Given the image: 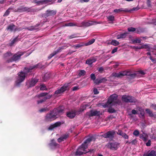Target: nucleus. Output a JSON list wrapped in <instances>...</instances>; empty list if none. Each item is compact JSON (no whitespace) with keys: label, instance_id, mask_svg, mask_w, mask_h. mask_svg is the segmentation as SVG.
I'll return each mask as SVG.
<instances>
[{"label":"nucleus","instance_id":"obj_28","mask_svg":"<svg viewBox=\"0 0 156 156\" xmlns=\"http://www.w3.org/2000/svg\"><path fill=\"white\" fill-rule=\"evenodd\" d=\"M148 48V46L147 44H144L140 46L135 47L134 48L136 49H141L142 48Z\"/></svg>","mask_w":156,"mask_h":156},{"label":"nucleus","instance_id":"obj_64","mask_svg":"<svg viewBox=\"0 0 156 156\" xmlns=\"http://www.w3.org/2000/svg\"><path fill=\"white\" fill-rule=\"evenodd\" d=\"M46 110V108H42V109H40L39 110V111L40 112H44V111H45Z\"/></svg>","mask_w":156,"mask_h":156},{"label":"nucleus","instance_id":"obj_11","mask_svg":"<svg viewBox=\"0 0 156 156\" xmlns=\"http://www.w3.org/2000/svg\"><path fill=\"white\" fill-rule=\"evenodd\" d=\"M38 79L37 78L32 79L30 81H28L26 84L30 87L34 86L38 82Z\"/></svg>","mask_w":156,"mask_h":156},{"label":"nucleus","instance_id":"obj_49","mask_svg":"<svg viewBox=\"0 0 156 156\" xmlns=\"http://www.w3.org/2000/svg\"><path fill=\"white\" fill-rule=\"evenodd\" d=\"M124 133L121 130H118L117 132V134L120 136H122Z\"/></svg>","mask_w":156,"mask_h":156},{"label":"nucleus","instance_id":"obj_42","mask_svg":"<svg viewBox=\"0 0 156 156\" xmlns=\"http://www.w3.org/2000/svg\"><path fill=\"white\" fill-rule=\"evenodd\" d=\"M126 72H128V74H129V75H126V76H129L131 77H134L136 76V73H133V74H130V71H126Z\"/></svg>","mask_w":156,"mask_h":156},{"label":"nucleus","instance_id":"obj_63","mask_svg":"<svg viewBox=\"0 0 156 156\" xmlns=\"http://www.w3.org/2000/svg\"><path fill=\"white\" fill-rule=\"evenodd\" d=\"M89 0H80V2L81 3H83L84 2H88Z\"/></svg>","mask_w":156,"mask_h":156},{"label":"nucleus","instance_id":"obj_13","mask_svg":"<svg viewBox=\"0 0 156 156\" xmlns=\"http://www.w3.org/2000/svg\"><path fill=\"white\" fill-rule=\"evenodd\" d=\"M143 156H156V151L154 150H149L145 152Z\"/></svg>","mask_w":156,"mask_h":156},{"label":"nucleus","instance_id":"obj_32","mask_svg":"<svg viewBox=\"0 0 156 156\" xmlns=\"http://www.w3.org/2000/svg\"><path fill=\"white\" fill-rule=\"evenodd\" d=\"M128 31H129V32H133L135 31V32H136V33L139 32L138 31V30H136V29L135 28H134V27H129L128 28Z\"/></svg>","mask_w":156,"mask_h":156},{"label":"nucleus","instance_id":"obj_23","mask_svg":"<svg viewBox=\"0 0 156 156\" xmlns=\"http://www.w3.org/2000/svg\"><path fill=\"white\" fill-rule=\"evenodd\" d=\"M107 79L105 78H103L100 79H97L94 81V83L96 84H99L101 83L105 82Z\"/></svg>","mask_w":156,"mask_h":156},{"label":"nucleus","instance_id":"obj_12","mask_svg":"<svg viewBox=\"0 0 156 156\" xmlns=\"http://www.w3.org/2000/svg\"><path fill=\"white\" fill-rule=\"evenodd\" d=\"M101 114L100 111H98L96 110H91L87 113V114L89 117H91L94 116H98Z\"/></svg>","mask_w":156,"mask_h":156},{"label":"nucleus","instance_id":"obj_19","mask_svg":"<svg viewBox=\"0 0 156 156\" xmlns=\"http://www.w3.org/2000/svg\"><path fill=\"white\" fill-rule=\"evenodd\" d=\"M92 25V22L90 21H84L83 22L80 27H87Z\"/></svg>","mask_w":156,"mask_h":156},{"label":"nucleus","instance_id":"obj_52","mask_svg":"<svg viewBox=\"0 0 156 156\" xmlns=\"http://www.w3.org/2000/svg\"><path fill=\"white\" fill-rule=\"evenodd\" d=\"M122 136L125 139H128L129 138L128 136L125 133Z\"/></svg>","mask_w":156,"mask_h":156},{"label":"nucleus","instance_id":"obj_7","mask_svg":"<svg viewBox=\"0 0 156 156\" xmlns=\"http://www.w3.org/2000/svg\"><path fill=\"white\" fill-rule=\"evenodd\" d=\"M122 100L126 102L135 103L136 100L133 97L127 95H124L122 96Z\"/></svg>","mask_w":156,"mask_h":156},{"label":"nucleus","instance_id":"obj_18","mask_svg":"<svg viewBox=\"0 0 156 156\" xmlns=\"http://www.w3.org/2000/svg\"><path fill=\"white\" fill-rule=\"evenodd\" d=\"M49 146L50 148L52 149L56 147H58L59 145L55 142V140H51V143L49 144Z\"/></svg>","mask_w":156,"mask_h":156},{"label":"nucleus","instance_id":"obj_14","mask_svg":"<svg viewBox=\"0 0 156 156\" xmlns=\"http://www.w3.org/2000/svg\"><path fill=\"white\" fill-rule=\"evenodd\" d=\"M64 49V47L62 46L59 47V48L56 51H54L53 53L51 54L48 57V59H50L52 57L55 55L57 54L59 52H60L62 50Z\"/></svg>","mask_w":156,"mask_h":156},{"label":"nucleus","instance_id":"obj_61","mask_svg":"<svg viewBox=\"0 0 156 156\" xmlns=\"http://www.w3.org/2000/svg\"><path fill=\"white\" fill-rule=\"evenodd\" d=\"M138 73L142 75H144L145 74V73L143 70L139 71Z\"/></svg>","mask_w":156,"mask_h":156},{"label":"nucleus","instance_id":"obj_2","mask_svg":"<svg viewBox=\"0 0 156 156\" xmlns=\"http://www.w3.org/2000/svg\"><path fill=\"white\" fill-rule=\"evenodd\" d=\"M93 137H90L86 140L84 143L82 144L77 149L75 153L76 155H80L83 153L85 154L88 152V151H86L85 149L87 148L88 144L93 140Z\"/></svg>","mask_w":156,"mask_h":156},{"label":"nucleus","instance_id":"obj_35","mask_svg":"<svg viewBox=\"0 0 156 156\" xmlns=\"http://www.w3.org/2000/svg\"><path fill=\"white\" fill-rule=\"evenodd\" d=\"M76 26V24L72 22L66 23L64 25L66 27H73Z\"/></svg>","mask_w":156,"mask_h":156},{"label":"nucleus","instance_id":"obj_44","mask_svg":"<svg viewBox=\"0 0 156 156\" xmlns=\"http://www.w3.org/2000/svg\"><path fill=\"white\" fill-rule=\"evenodd\" d=\"M139 9V8H138V7H134L132 9H128V10H129V11H128V12H130L132 11H137V10H138Z\"/></svg>","mask_w":156,"mask_h":156},{"label":"nucleus","instance_id":"obj_45","mask_svg":"<svg viewBox=\"0 0 156 156\" xmlns=\"http://www.w3.org/2000/svg\"><path fill=\"white\" fill-rule=\"evenodd\" d=\"M11 9L10 8H9L6 11V12H5V14H4L3 16H7L9 13L10 11L9 10Z\"/></svg>","mask_w":156,"mask_h":156},{"label":"nucleus","instance_id":"obj_16","mask_svg":"<svg viewBox=\"0 0 156 156\" xmlns=\"http://www.w3.org/2000/svg\"><path fill=\"white\" fill-rule=\"evenodd\" d=\"M76 113L75 110L69 111L67 112V116L70 118H73L75 116Z\"/></svg>","mask_w":156,"mask_h":156},{"label":"nucleus","instance_id":"obj_36","mask_svg":"<svg viewBox=\"0 0 156 156\" xmlns=\"http://www.w3.org/2000/svg\"><path fill=\"white\" fill-rule=\"evenodd\" d=\"M50 76L48 74H46L43 77V80L44 81H46L50 77Z\"/></svg>","mask_w":156,"mask_h":156},{"label":"nucleus","instance_id":"obj_29","mask_svg":"<svg viewBox=\"0 0 156 156\" xmlns=\"http://www.w3.org/2000/svg\"><path fill=\"white\" fill-rule=\"evenodd\" d=\"M84 46H85L84 43H81L80 44H77L76 45H73V47L75 48H78Z\"/></svg>","mask_w":156,"mask_h":156},{"label":"nucleus","instance_id":"obj_58","mask_svg":"<svg viewBox=\"0 0 156 156\" xmlns=\"http://www.w3.org/2000/svg\"><path fill=\"white\" fill-rule=\"evenodd\" d=\"M22 9L24 11H27L29 10V9L27 7H25L23 8Z\"/></svg>","mask_w":156,"mask_h":156},{"label":"nucleus","instance_id":"obj_8","mask_svg":"<svg viewBox=\"0 0 156 156\" xmlns=\"http://www.w3.org/2000/svg\"><path fill=\"white\" fill-rule=\"evenodd\" d=\"M24 53L22 52H19L15 54L12 57V59L9 60L7 61L8 62H12L13 61H16L19 60L21 56Z\"/></svg>","mask_w":156,"mask_h":156},{"label":"nucleus","instance_id":"obj_27","mask_svg":"<svg viewBox=\"0 0 156 156\" xmlns=\"http://www.w3.org/2000/svg\"><path fill=\"white\" fill-rule=\"evenodd\" d=\"M7 29L11 31H15L16 30V26L13 24H11L9 25Z\"/></svg>","mask_w":156,"mask_h":156},{"label":"nucleus","instance_id":"obj_43","mask_svg":"<svg viewBox=\"0 0 156 156\" xmlns=\"http://www.w3.org/2000/svg\"><path fill=\"white\" fill-rule=\"evenodd\" d=\"M48 98H44L43 99H41L40 100L38 101L37 103L38 104L42 103L43 101H45L46 99Z\"/></svg>","mask_w":156,"mask_h":156},{"label":"nucleus","instance_id":"obj_41","mask_svg":"<svg viewBox=\"0 0 156 156\" xmlns=\"http://www.w3.org/2000/svg\"><path fill=\"white\" fill-rule=\"evenodd\" d=\"M108 19L109 21H113L114 20V17L112 15H111L108 17Z\"/></svg>","mask_w":156,"mask_h":156},{"label":"nucleus","instance_id":"obj_57","mask_svg":"<svg viewBox=\"0 0 156 156\" xmlns=\"http://www.w3.org/2000/svg\"><path fill=\"white\" fill-rule=\"evenodd\" d=\"M151 107L156 111V105H151Z\"/></svg>","mask_w":156,"mask_h":156},{"label":"nucleus","instance_id":"obj_33","mask_svg":"<svg viewBox=\"0 0 156 156\" xmlns=\"http://www.w3.org/2000/svg\"><path fill=\"white\" fill-rule=\"evenodd\" d=\"M141 39L140 38H136L135 39L132 40V41L133 43H140L141 42Z\"/></svg>","mask_w":156,"mask_h":156},{"label":"nucleus","instance_id":"obj_15","mask_svg":"<svg viewBox=\"0 0 156 156\" xmlns=\"http://www.w3.org/2000/svg\"><path fill=\"white\" fill-rule=\"evenodd\" d=\"M97 60L96 57L90 58L86 61V63L87 64L90 65L95 62Z\"/></svg>","mask_w":156,"mask_h":156},{"label":"nucleus","instance_id":"obj_56","mask_svg":"<svg viewBox=\"0 0 156 156\" xmlns=\"http://www.w3.org/2000/svg\"><path fill=\"white\" fill-rule=\"evenodd\" d=\"M117 48H115L113 49L112 51V53L113 54L116 52L117 50Z\"/></svg>","mask_w":156,"mask_h":156},{"label":"nucleus","instance_id":"obj_26","mask_svg":"<svg viewBox=\"0 0 156 156\" xmlns=\"http://www.w3.org/2000/svg\"><path fill=\"white\" fill-rule=\"evenodd\" d=\"M39 26V24H37L35 26H32L28 27H27L26 29L28 30L32 31L33 30H36L38 29L37 27Z\"/></svg>","mask_w":156,"mask_h":156},{"label":"nucleus","instance_id":"obj_60","mask_svg":"<svg viewBox=\"0 0 156 156\" xmlns=\"http://www.w3.org/2000/svg\"><path fill=\"white\" fill-rule=\"evenodd\" d=\"M151 2L150 0H147V4L148 6L150 7L151 6Z\"/></svg>","mask_w":156,"mask_h":156},{"label":"nucleus","instance_id":"obj_21","mask_svg":"<svg viewBox=\"0 0 156 156\" xmlns=\"http://www.w3.org/2000/svg\"><path fill=\"white\" fill-rule=\"evenodd\" d=\"M129 33L127 32H126L124 33L118 35L117 36V39H119L125 38L126 37L127 35Z\"/></svg>","mask_w":156,"mask_h":156},{"label":"nucleus","instance_id":"obj_34","mask_svg":"<svg viewBox=\"0 0 156 156\" xmlns=\"http://www.w3.org/2000/svg\"><path fill=\"white\" fill-rule=\"evenodd\" d=\"M111 44L114 46H117L119 45V43L116 40H112L111 42Z\"/></svg>","mask_w":156,"mask_h":156},{"label":"nucleus","instance_id":"obj_31","mask_svg":"<svg viewBox=\"0 0 156 156\" xmlns=\"http://www.w3.org/2000/svg\"><path fill=\"white\" fill-rule=\"evenodd\" d=\"M50 0H42L39 1H36V3L37 4H42L43 3H48V2H50Z\"/></svg>","mask_w":156,"mask_h":156},{"label":"nucleus","instance_id":"obj_54","mask_svg":"<svg viewBox=\"0 0 156 156\" xmlns=\"http://www.w3.org/2000/svg\"><path fill=\"white\" fill-rule=\"evenodd\" d=\"M78 89H79L78 86H75L72 88V90L73 91L76 90H78Z\"/></svg>","mask_w":156,"mask_h":156},{"label":"nucleus","instance_id":"obj_51","mask_svg":"<svg viewBox=\"0 0 156 156\" xmlns=\"http://www.w3.org/2000/svg\"><path fill=\"white\" fill-rule=\"evenodd\" d=\"M12 55V54L10 52H8L5 55V58L9 57Z\"/></svg>","mask_w":156,"mask_h":156},{"label":"nucleus","instance_id":"obj_53","mask_svg":"<svg viewBox=\"0 0 156 156\" xmlns=\"http://www.w3.org/2000/svg\"><path fill=\"white\" fill-rule=\"evenodd\" d=\"M94 93V94H96L99 93V92L98 91V90L96 88H94L93 90Z\"/></svg>","mask_w":156,"mask_h":156},{"label":"nucleus","instance_id":"obj_55","mask_svg":"<svg viewBox=\"0 0 156 156\" xmlns=\"http://www.w3.org/2000/svg\"><path fill=\"white\" fill-rule=\"evenodd\" d=\"M146 145L147 146H150L151 145V140H149L147 143H146Z\"/></svg>","mask_w":156,"mask_h":156},{"label":"nucleus","instance_id":"obj_10","mask_svg":"<svg viewBox=\"0 0 156 156\" xmlns=\"http://www.w3.org/2000/svg\"><path fill=\"white\" fill-rule=\"evenodd\" d=\"M128 72L126 71L120 72L119 73H113L112 75L113 76L117 77H121L126 75H129Z\"/></svg>","mask_w":156,"mask_h":156},{"label":"nucleus","instance_id":"obj_6","mask_svg":"<svg viewBox=\"0 0 156 156\" xmlns=\"http://www.w3.org/2000/svg\"><path fill=\"white\" fill-rule=\"evenodd\" d=\"M107 147L112 150H117L120 146V143L117 142H112L108 143Z\"/></svg>","mask_w":156,"mask_h":156},{"label":"nucleus","instance_id":"obj_48","mask_svg":"<svg viewBox=\"0 0 156 156\" xmlns=\"http://www.w3.org/2000/svg\"><path fill=\"white\" fill-rule=\"evenodd\" d=\"M48 93H42L38 95V97H41L46 96L47 94Z\"/></svg>","mask_w":156,"mask_h":156},{"label":"nucleus","instance_id":"obj_50","mask_svg":"<svg viewBox=\"0 0 156 156\" xmlns=\"http://www.w3.org/2000/svg\"><path fill=\"white\" fill-rule=\"evenodd\" d=\"M17 38H16L14 39L10 43V45H12L14 44V43L17 41Z\"/></svg>","mask_w":156,"mask_h":156},{"label":"nucleus","instance_id":"obj_5","mask_svg":"<svg viewBox=\"0 0 156 156\" xmlns=\"http://www.w3.org/2000/svg\"><path fill=\"white\" fill-rule=\"evenodd\" d=\"M69 83H66L60 88H58L56 90L54 93V95L55 96H59L66 90H68L69 87Z\"/></svg>","mask_w":156,"mask_h":156},{"label":"nucleus","instance_id":"obj_22","mask_svg":"<svg viewBox=\"0 0 156 156\" xmlns=\"http://www.w3.org/2000/svg\"><path fill=\"white\" fill-rule=\"evenodd\" d=\"M61 125V122H57L55 124L51 125L48 128L49 130H52L54 128L59 126Z\"/></svg>","mask_w":156,"mask_h":156},{"label":"nucleus","instance_id":"obj_37","mask_svg":"<svg viewBox=\"0 0 156 156\" xmlns=\"http://www.w3.org/2000/svg\"><path fill=\"white\" fill-rule=\"evenodd\" d=\"M140 138L144 141H146L147 140L146 136H144V135L143 134H141L140 135Z\"/></svg>","mask_w":156,"mask_h":156},{"label":"nucleus","instance_id":"obj_30","mask_svg":"<svg viewBox=\"0 0 156 156\" xmlns=\"http://www.w3.org/2000/svg\"><path fill=\"white\" fill-rule=\"evenodd\" d=\"M95 41V39H92L90 40L87 42L84 43L85 46H87L88 45H89L93 43Z\"/></svg>","mask_w":156,"mask_h":156},{"label":"nucleus","instance_id":"obj_40","mask_svg":"<svg viewBox=\"0 0 156 156\" xmlns=\"http://www.w3.org/2000/svg\"><path fill=\"white\" fill-rule=\"evenodd\" d=\"M108 112L109 113H113L115 112V110L112 108H109L108 109Z\"/></svg>","mask_w":156,"mask_h":156},{"label":"nucleus","instance_id":"obj_9","mask_svg":"<svg viewBox=\"0 0 156 156\" xmlns=\"http://www.w3.org/2000/svg\"><path fill=\"white\" fill-rule=\"evenodd\" d=\"M115 133V132L114 130L109 131L106 133L103 134L101 136L105 138L111 139L113 137Z\"/></svg>","mask_w":156,"mask_h":156},{"label":"nucleus","instance_id":"obj_39","mask_svg":"<svg viewBox=\"0 0 156 156\" xmlns=\"http://www.w3.org/2000/svg\"><path fill=\"white\" fill-rule=\"evenodd\" d=\"M40 87V90H47V89L46 86L44 84L41 85Z\"/></svg>","mask_w":156,"mask_h":156},{"label":"nucleus","instance_id":"obj_38","mask_svg":"<svg viewBox=\"0 0 156 156\" xmlns=\"http://www.w3.org/2000/svg\"><path fill=\"white\" fill-rule=\"evenodd\" d=\"M85 73L86 71L85 70H80L79 73L78 75L80 76H83L85 75Z\"/></svg>","mask_w":156,"mask_h":156},{"label":"nucleus","instance_id":"obj_46","mask_svg":"<svg viewBox=\"0 0 156 156\" xmlns=\"http://www.w3.org/2000/svg\"><path fill=\"white\" fill-rule=\"evenodd\" d=\"M139 131L137 130H135L133 133V135L136 136H138L139 135Z\"/></svg>","mask_w":156,"mask_h":156},{"label":"nucleus","instance_id":"obj_25","mask_svg":"<svg viewBox=\"0 0 156 156\" xmlns=\"http://www.w3.org/2000/svg\"><path fill=\"white\" fill-rule=\"evenodd\" d=\"M145 111L146 112L149 114V116L151 117H154V118H156V115H154L152 112L149 109H146Z\"/></svg>","mask_w":156,"mask_h":156},{"label":"nucleus","instance_id":"obj_3","mask_svg":"<svg viewBox=\"0 0 156 156\" xmlns=\"http://www.w3.org/2000/svg\"><path fill=\"white\" fill-rule=\"evenodd\" d=\"M62 109L60 110V108H55L50 113L47 114L45 117L46 121H51L55 119L57 115H59L63 112Z\"/></svg>","mask_w":156,"mask_h":156},{"label":"nucleus","instance_id":"obj_20","mask_svg":"<svg viewBox=\"0 0 156 156\" xmlns=\"http://www.w3.org/2000/svg\"><path fill=\"white\" fill-rule=\"evenodd\" d=\"M129 11L128 10V9H123L122 8H121L119 9H116L114 10L113 12L116 13H119L121 12H128Z\"/></svg>","mask_w":156,"mask_h":156},{"label":"nucleus","instance_id":"obj_17","mask_svg":"<svg viewBox=\"0 0 156 156\" xmlns=\"http://www.w3.org/2000/svg\"><path fill=\"white\" fill-rule=\"evenodd\" d=\"M56 13L55 11L54 10H47L46 13L45 14L44 16L45 17H48V16H51L55 15Z\"/></svg>","mask_w":156,"mask_h":156},{"label":"nucleus","instance_id":"obj_59","mask_svg":"<svg viewBox=\"0 0 156 156\" xmlns=\"http://www.w3.org/2000/svg\"><path fill=\"white\" fill-rule=\"evenodd\" d=\"M98 70L99 72L101 73L104 70V69L102 67H101L99 68Z\"/></svg>","mask_w":156,"mask_h":156},{"label":"nucleus","instance_id":"obj_1","mask_svg":"<svg viewBox=\"0 0 156 156\" xmlns=\"http://www.w3.org/2000/svg\"><path fill=\"white\" fill-rule=\"evenodd\" d=\"M40 63L37 65L30 66L29 68H25L24 72H21L18 73V76L16 81V85L19 86L20 83L24 80L27 73L31 71V70L37 68H41Z\"/></svg>","mask_w":156,"mask_h":156},{"label":"nucleus","instance_id":"obj_62","mask_svg":"<svg viewBox=\"0 0 156 156\" xmlns=\"http://www.w3.org/2000/svg\"><path fill=\"white\" fill-rule=\"evenodd\" d=\"M132 113L133 114H137V112L135 110L133 109L132 111Z\"/></svg>","mask_w":156,"mask_h":156},{"label":"nucleus","instance_id":"obj_4","mask_svg":"<svg viewBox=\"0 0 156 156\" xmlns=\"http://www.w3.org/2000/svg\"><path fill=\"white\" fill-rule=\"evenodd\" d=\"M118 96L116 94H113L111 95L108 98L107 102L105 105H103V107L104 108L108 107L115 105L116 104L118 103L117 98Z\"/></svg>","mask_w":156,"mask_h":156},{"label":"nucleus","instance_id":"obj_47","mask_svg":"<svg viewBox=\"0 0 156 156\" xmlns=\"http://www.w3.org/2000/svg\"><path fill=\"white\" fill-rule=\"evenodd\" d=\"M90 78H91V79L95 81V80H95L96 77H95L94 74L92 73L91 74Z\"/></svg>","mask_w":156,"mask_h":156},{"label":"nucleus","instance_id":"obj_24","mask_svg":"<svg viewBox=\"0 0 156 156\" xmlns=\"http://www.w3.org/2000/svg\"><path fill=\"white\" fill-rule=\"evenodd\" d=\"M68 137V135H65L61 136L58 139V142H61L64 141Z\"/></svg>","mask_w":156,"mask_h":156}]
</instances>
